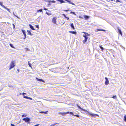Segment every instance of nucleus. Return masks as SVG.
I'll return each instance as SVG.
<instances>
[{
	"label": "nucleus",
	"instance_id": "nucleus-1",
	"mask_svg": "<svg viewBox=\"0 0 126 126\" xmlns=\"http://www.w3.org/2000/svg\"><path fill=\"white\" fill-rule=\"evenodd\" d=\"M16 63L15 61H12L10 64V67L9 68V70L11 69L12 68L14 67L15 66Z\"/></svg>",
	"mask_w": 126,
	"mask_h": 126
},
{
	"label": "nucleus",
	"instance_id": "nucleus-2",
	"mask_svg": "<svg viewBox=\"0 0 126 126\" xmlns=\"http://www.w3.org/2000/svg\"><path fill=\"white\" fill-rule=\"evenodd\" d=\"M83 36L84 37L85 39L84 40H83V43H85L87 41V39H88V36H86V35H83Z\"/></svg>",
	"mask_w": 126,
	"mask_h": 126
},
{
	"label": "nucleus",
	"instance_id": "nucleus-3",
	"mask_svg": "<svg viewBox=\"0 0 126 126\" xmlns=\"http://www.w3.org/2000/svg\"><path fill=\"white\" fill-rule=\"evenodd\" d=\"M0 5L2 7L6 9L8 12H10V10L8 8L6 7L5 6L3 5L2 4V3H1L0 2Z\"/></svg>",
	"mask_w": 126,
	"mask_h": 126
},
{
	"label": "nucleus",
	"instance_id": "nucleus-4",
	"mask_svg": "<svg viewBox=\"0 0 126 126\" xmlns=\"http://www.w3.org/2000/svg\"><path fill=\"white\" fill-rule=\"evenodd\" d=\"M23 120L25 121L26 122H29L31 121L30 119L27 117L26 118H24L23 119Z\"/></svg>",
	"mask_w": 126,
	"mask_h": 126
},
{
	"label": "nucleus",
	"instance_id": "nucleus-5",
	"mask_svg": "<svg viewBox=\"0 0 126 126\" xmlns=\"http://www.w3.org/2000/svg\"><path fill=\"white\" fill-rule=\"evenodd\" d=\"M56 19L57 18L56 17H53L52 19V21L55 24H56Z\"/></svg>",
	"mask_w": 126,
	"mask_h": 126
},
{
	"label": "nucleus",
	"instance_id": "nucleus-6",
	"mask_svg": "<svg viewBox=\"0 0 126 126\" xmlns=\"http://www.w3.org/2000/svg\"><path fill=\"white\" fill-rule=\"evenodd\" d=\"M105 79H106V81L105 82V84L106 85H107L109 83V81L108 80V78H107L105 77Z\"/></svg>",
	"mask_w": 126,
	"mask_h": 126
},
{
	"label": "nucleus",
	"instance_id": "nucleus-7",
	"mask_svg": "<svg viewBox=\"0 0 126 126\" xmlns=\"http://www.w3.org/2000/svg\"><path fill=\"white\" fill-rule=\"evenodd\" d=\"M36 79L38 81H42L43 82H45L42 79H39L38 78H36Z\"/></svg>",
	"mask_w": 126,
	"mask_h": 126
},
{
	"label": "nucleus",
	"instance_id": "nucleus-8",
	"mask_svg": "<svg viewBox=\"0 0 126 126\" xmlns=\"http://www.w3.org/2000/svg\"><path fill=\"white\" fill-rule=\"evenodd\" d=\"M29 26L30 27L32 30H35L34 29L33 26L29 24Z\"/></svg>",
	"mask_w": 126,
	"mask_h": 126
},
{
	"label": "nucleus",
	"instance_id": "nucleus-9",
	"mask_svg": "<svg viewBox=\"0 0 126 126\" xmlns=\"http://www.w3.org/2000/svg\"><path fill=\"white\" fill-rule=\"evenodd\" d=\"M83 33H84V34L83 35H86V36H90V34H88L87 33L83 32Z\"/></svg>",
	"mask_w": 126,
	"mask_h": 126
},
{
	"label": "nucleus",
	"instance_id": "nucleus-10",
	"mask_svg": "<svg viewBox=\"0 0 126 126\" xmlns=\"http://www.w3.org/2000/svg\"><path fill=\"white\" fill-rule=\"evenodd\" d=\"M84 16L85 20H87L88 19V18L90 17L89 16L86 15Z\"/></svg>",
	"mask_w": 126,
	"mask_h": 126
},
{
	"label": "nucleus",
	"instance_id": "nucleus-11",
	"mask_svg": "<svg viewBox=\"0 0 126 126\" xmlns=\"http://www.w3.org/2000/svg\"><path fill=\"white\" fill-rule=\"evenodd\" d=\"M22 32H23V34L25 36H26V33H25V30H22Z\"/></svg>",
	"mask_w": 126,
	"mask_h": 126
},
{
	"label": "nucleus",
	"instance_id": "nucleus-12",
	"mask_svg": "<svg viewBox=\"0 0 126 126\" xmlns=\"http://www.w3.org/2000/svg\"><path fill=\"white\" fill-rule=\"evenodd\" d=\"M118 32L121 35H122V33L121 30L119 29H118Z\"/></svg>",
	"mask_w": 126,
	"mask_h": 126
},
{
	"label": "nucleus",
	"instance_id": "nucleus-13",
	"mask_svg": "<svg viewBox=\"0 0 126 126\" xmlns=\"http://www.w3.org/2000/svg\"><path fill=\"white\" fill-rule=\"evenodd\" d=\"M48 111H47L46 112H44L43 111H39V112L41 113H45V114H47V113Z\"/></svg>",
	"mask_w": 126,
	"mask_h": 126
},
{
	"label": "nucleus",
	"instance_id": "nucleus-14",
	"mask_svg": "<svg viewBox=\"0 0 126 126\" xmlns=\"http://www.w3.org/2000/svg\"><path fill=\"white\" fill-rule=\"evenodd\" d=\"M69 32L70 33H72V34H76V33H77V32H76L69 31Z\"/></svg>",
	"mask_w": 126,
	"mask_h": 126
},
{
	"label": "nucleus",
	"instance_id": "nucleus-15",
	"mask_svg": "<svg viewBox=\"0 0 126 126\" xmlns=\"http://www.w3.org/2000/svg\"><path fill=\"white\" fill-rule=\"evenodd\" d=\"M71 27L73 29H75L73 23H71L70 25Z\"/></svg>",
	"mask_w": 126,
	"mask_h": 126
},
{
	"label": "nucleus",
	"instance_id": "nucleus-16",
	"mask_svg": "<svg viewBox=\"0 0 126 126\" xmlns=\"http://www.w3.org/2000/svg\"><path fill=\"white\" fill-rule=\"evenodd\" d=\"M91 115H92V116L94 117H95L96 116H98V115L97 114H91Z\"/></svg>",
	"mask_w": 126,
	"mask_h": 126
},
{
	"label": "nucleus",
	"instance_id": "nucleus-17",
	"mask_svg": "<svg viewBox=\"0 0 126 126\" xmlns=\"http://www.w3.org/2000/svg\"><path fill=\"white\" fill-rule=\"evenodd\" d=\"M97 30L98 31H103L105 32V30L103 29H98Z\"/></svg>",
	"mask_w": 126,
	"mask_h": 126
},
{
	"label": "nucleus",
	"instance_id": "nucleus-18",
	"mask_svg": "<svg viewBox=\"0 0 126 126\" xmlns=\"http://www.w3.org/2000/svg\"><path fill=\"white\" fill-rule=\"evenodd\" d=\"M97 30L98 31H103L105 32V30L103 29H98Z\"/></svg>",
	"mask_w": 126,
	"mask_h": 126
},
{
	"label": "nucleus",
	"instance_id": "nucleus-19",
	"mask_svg": "<svg viewBox=\"0 0 126 126\" xmlns=\"http://www.w3.org/2000/svg\"><path fill=\"white\" fill-rule=\"evenodd\" d=\"M99 47L101 49V50L102 51L104 49L101 46V45H100Z\"/></svg>",
	"mask_w": 126,
	"mask_h": 126
},
{
	"label": "nucleus",
	"instance_id": "nucleus-20",
	"mask_svg": "<svg viewBox=\"0 0 126 126\" xmlns=\"http://www.w3.org/2000/svg\"><path fill=\"white\" fill-rule=\"evenodd\" d=\"M27 32L29 33V34L30 35H32V34L31 33V32H30V31L29 30H27Z\"/></svg>",
	"mask_w": 126,
	"mask_h": 126
},
{
	"label": "nucleus",
	"instance_id": "nucleus-21",
	"mask_svg": "<svg viewBox=\"0 0 126 126\" xmlns=\"http://www.w3.org/2000/svg\"><path fill=\"white\" fill-rule=\"evenodd\" d=\"M59 114H61L63 116H64V113H63H63L59 112Z\"/></svg>",
	"mask_w": 126,
	"mask_h": 126
},
{
	"label": "nucleus",
	"instance_id": "nucleus-22",
	"mask_svg": "<svg viewBox=\"0 0 126 126\" xmlns=\"http://www.w3.org/2000/svg\"><path fill=\"white\" fill-rule=\"evenodd\" d=\"M37 12H42V9H39V10H38L37 11Z\"/></svg>",
	"mask_w": 126,
	"mask_h": 126
},
{
	"label": "nucleus",
	"instance_id": "nucleus-23",
	"mask_svg": "<svg viewBox=\"0 0 126 126\" xmlns=\"http://www.w3.org/2000/svg\"><path fill=\"white\" fill-rule=\"evenodd\" d=\"M51 2L52 3H55L56 2V1L54 0H52V1H49V2Z\"/></svg>",
	"mask_w": 126,
	"mask_h": 126
},
{
	"label": "nucleus",
	"instance_id": "nucleus-24",
	"mask_svg": "<svg viewBox=\"0 0 126 126\" xmlns=\"http://www.w3.org/2000/svg\"><path fill=\"white\" fill-rule=\"evenodd\" d=\"M29 61H28V65H29V66L30 67H31V68H32V66L31 65V63H29Z\"/></svg>",
	"mask_w": 126,
	"mask_h": 126
},
{
	"label": "nucleus",
	"instance_id": "nucleus-25",
	"mask_svg": "<svg viewBox=\"0 0 126 126\" xmlns=\"http://www.w3.org/2000/svg\"><path fill=\"white\" fill-rule=\"evenodd\" d=\"M25 48L26 51L30 50V49H29L28 48L26 47Z\"/></svg>",
	"mask_w": 126,
	"mask_h": 126
},
{
	"label": "nucleus",
	"instance_id": "nucleus-26",
	"mask_svg": "<svg viewBox=\"0 0 126 126\" xmlns=\"http://www.w3.org/2000/svg\"><path fill=\"white\" fill-rule=\"evenodd\" d=\"M63 113H64V115L66 114H69L70 113V112H63Z\"/></svg>",
	"mask_w": 126,
	"mask_h": 126
},
{
	"label": "nucleus",
	"instance_id": "nucleus-27",
	"mask_svg": "<svg viewBox=\"0 0 126 126\" xmlns=\"http://www.w3.org/2000/svg\"><path fill=\"white\" fill-rule=\"evenodd\" d=\"M112 97L114 99H116L117 98V96L116 95H115L112 96Z\"/></svg>",
	"mask_w": 126,
	"mask_h": 126
},
{
	"label": "nucleus",
	"instance_id": "nucleus-28",
	"mask_svg": "<svg viewBox=\"0 0 126 126\" xmlns=\"http://www.w3.org/2000/svg\"><path fill=\"white\" fill-rule=\"evenodd\" d=\"M46 14L49 16L51 15V13H48L47 12H46Z\"/></svg>",
	"mask_w": 126,
	"mask_h": 126
},
{
	"label": "nucleus",
	"instance_id": "nucleus-29",
	"mask_svg": "<svg viewBox=\"0 0 126 126\" xmlns=\"http://www.w3.org/2000/svg\"><path fill=\"white\" fill-rule=\"evenodd\" d=\"M116 2H121V0H116Z\"/></svg>",
	"mask_w": 126,
	"mask_h": 126
},
{
	"label": "nucleus",
	"instance_id": "nucleus-30",
	"mask_svg": "<svg viewBox=\"0 0 126 126\" xmlns=\"http://www.w3.org/2000/svg\"><path fill=\"white\" fill-rule=\"evenodd\" d=\"M10 45L11 47L13 48H14L12 44H10Z\"/></svg>",
	"mask_w": 126,
	"mask_h": 126
},
{
	"label": "nucleus",
	"instance_id": "nucleus-31",
	"mask_svg": "<svg viewBox=\"0 0 126 126\" xmlns=\"http://www.w3.org/2000/svg\"><path fill=\"white\" fill-rule=\"evenodd\" d=\"M124 120L125 121H126V115H125L124 116Z\"/></svg>",
	"mask_w": 126,
	"mask_h": 126
},
{
	"label": "nucleus",
	"instance_id": "nucleus-32",
	"mask_svg": "<svg viewBox=\"0 0 126 126\" xmlns=\"http://www.w3.org/2000/svg\"><path fill=\"white\" fill-rule=\"evenodd\" d=\"M28 97L27 96H24V98H26V99H28Z\"/></svg>",
	"mask_w": 126,
	"mask_h": 126
},
{
	"label": "nucleus",
	"instance_id": "nucleus-33",
	"mask_svg": "<svg viewBox=\"0 0 126 126\" xmlns=\"http://www.w3.org/2000/svg\"><path fill=\"white\" fill-rule=\"evenodd\" d=\"M27 116V115H25L24 114V115H22V117H24V116L25 117H26V116Z\"/></svg>",
	"mask_w": 126,
	"mask_h": 126
},
{
	"label": "nucleus",
	"instance_id": "nucleus-34",
	"mask_svg": "<svg viewBox=\"0 0 126 126\" xmlns=\"http://www.w3.org/2000/svg\"><path fill=\"white\" fill-rule=\"evenodd\" d=\"M70 114H72L73 115H74L73 113L72 112H70Z\"/></svg>",
	"mask_w": 126,
	"mask_h": 126
},
{
	"label": "nucleus",
	"instance_id": "nucleus-35",
	"mask_svg": "<svg viewBox=\"0 0 126 126\" xmlns=\"http://www.w3.org/2000/svg\"><path fill=\"white\" fill-rule=\"evenodd\" d=\"M36 27L38 28V29H39V25H36Z\"/></svg>",
	"mask_w": 126,
	"mask_h": 126
},
{
	"label": "nucleus",
	"instance_id": "nucleus-36",
	"mask_svg": "<svg viewBox=\"0 0 126 126\" xmlns=\"http://www.w3.org/2000/svg\"><path fill=\"white\" fill-rule=\"evenodd\" d=\"M28 99H30V100H32V98H30V97H28Z\"/></svg>",
	"mask_w": 126,
	"mask_h": 126
},
{
	"label": "nucleus",
	"instance_id": "nucleus-37",
	"mask_svg": "<svg viewBox=\"0 0 126 126\" xmlns=\"http://www.w3.org/2000/svg\"><path fill=\"white\" fill-rule=\"evenodd\" d=\"M13 15L15 16H16V17H17L18 18H19L16 16L15 15V14H14V12H13Z\"/></svg>",
	"mask_w": 126,
	"mask_h": 126
},
{
	"label": "nucleus",
	"instance_id": "nucleus-38",
	"mask_svg": "<svg viewBox=\"0 0 126 126\" xmlns=\"http://www.w3.org/2000/svg\"><path fill=\"white\" fill-rule=\"evenodd\" d=\"M74 116H76L77 117H79V115H74Z\"/></svg>",
	"mask_w": 126,
	"mask_h": 126
},
{
	"label": "nucleus",
	"instance_id": "nucleus-39",
	"mask_svg": "<svg viewBox=\"0 0 126 126\" xmlns=\"http://www.w3.org/2000/svg\"><path fill=\"white\" fill-rule=\"evenodd\" d=\"M57 123H56L55 124H52L50 126H54L56 124H57Z\"/></svg>",
	"mask_w": 126,
	"mask_h": 126
},
{
	"label": "nucleus",
	"instance_id": "nucleus-40",
	"mask_svg": "<svg viewBox=\"0 0 126 126\" xmlns=\"http://www.w3.org/2000/svg\"><path fill=\"white\" fill-rule=\"evenodd\" d=\"M63 15L66 18H67V17L65 15H64V14H63Z\"/></svg>",
	"mask_w": 126,
	"mask_h": 126
},
{
	"label": "nucleus",
	"instance_id": "nucleus-41",
	"mask_svg": "<svg viewBox=\"0 0 126 126\" xmlns=\"http://www.w3.org/2000/svg\"><path fill=\"white\" fill-rule=\"evenodd\" d=\"M11 126H15L13 124H11Z\"/></svg>",
	"mask_w": 126,
	"mask_h": 126
},
{
	"label": "nucleus",
	"instance_id": "nucleus-42",
	"mask_svg": "<svg viewBox=\"0 0 126 126\" xmlns=\"http://www.w3.org/2000/svg\"><path fill=\"white\" fill-rule=\"evenodd\" d=\"M79 18H83L81 16H79Z\"/></svg>",
	"mask_w": 126,
	"mask_h": 126
},
{
	"label": "nucleus",
	"instance_id": "nucleus-43",
	"mask_svg": "<svg viewBox=\"0 0 126 126\" xmlns=\"http://www.w3.org/2000/svg\"><path fill=\"white\" fill-rule=\"evenodd\" d=\"M17 71H18V72H19V69H17Z\"/></svg>",
	"mask_w": 126,
	"mask_h": 126
},
{
	"label": "nucleus",
	"instance_id": "nucleus-44",
	"mask_svg": "<svg viewBox=\"0 0 126 126\" xmlns=\"http://www.w3.org/2000/svg\"><path fill=\"white\" fill-rule=\"evenodd\" d=\"M13 26L14 28H15V25L14 24H13Z\"/></svg>",
	"mask_w": 126,
	"mask_h": 126
},
{
	"label": "nucleus",
	"instance_id": "nucleus-45",
	"mask_svg": "<svg viewBox=\"0 0 126 126\" xmlns=\"http://www.w3.org/2000/svg\"><path fill=\"white\" fill-rule=\"evenodd\" d=\"M78 106L79 108L81 109V107L80 106Z\"/></svg>",
	"mask_w": 126,
	"mask_h": 126
},
{
	"label": "nucleus",
	"instance_id": "nucleus-46",
	"mask_svg": "<svg viewBox=\"0 0 126 126\" xmlns=\"http://www.w3.org/2000/svg\"><path fill=\"white\" fill-rule=\"evenodd\" d=\"M44 10H47V9L46 8H44Z\"/></svg>",
	"mask_w": 126,
	"mask_h": 126
},
{
	"label": "nucleus",
	"instance_id": "nucleus-47",
	"mask_svg": "<svg viewBox=\"0 0 126 126\" xmlns=\"http://www.w3.org/2000/svg\"><path fill=\"white\" fill-rule=\"evenodd\" d=\"M39 125V124H38V125H35L34 126H38Z\"/></svg>",
	"mask_w": 126,
	"mask_h": 126
},
{
	"label": "nucleus",
	"instance_id": "nucleus-48",
	"mask_svg": "<svg viewBox=\"0 0 126 126\" xmlns=\"http://www.w3.org/2000/svg\"><path fill=\"white\" fill-rule=\"evenodd\" d=\"M67 20H68L69 19V17H67Z\"/></svg>",
	"mask_w": 126,
	"mask_h": 126
},
{
	"label": "nucleus",
	"instance_id": "nucleus-49",
	"mask_svg": "<svg viewBox=\"0 0 126 126\" xmlns=\"http://www.w3.org/2000/svg\"><path fill=\"white\" fill-rule=\"evenodd\" d=\"M26 36H25V37L23 38L24 39H25L26 38Z\"/></svg>",
	"mask_w": 126,
	"mask_h": 126
},
{
	"label": "nucleus",
	"instance_id": "nucleus-50",
	"mask_svg": "<svg viewBox=\"0 0 126 126\" xmlns=\"http://www.w3.org/2000/svg\"><path fill=\"white\" fill-rule=\"evenodd\" d=\"M73 13L74 14H75V13L74 12H73Z\"/></svg>",
	"mask_w": 126,
	"mask_h": 126
},
{
	"label": "nucleus",
	"instance_id": "nucleus-51",
	"mask_svg": "<svg viewBox=\"0 0 126 126\" xmlns=\"http://www.w3.org/2000/svg\"><path fill=\"white\" fill-rule=\"evenodd\" d=\"M68 11V10H65L64 11Z\"/></svg>",
	"mask_w": 126,
	"mask_h": 126
},
{
	"label": "nucleus",
	"instance_id": "nucleus-52",
	"mask_svg": "<svg viewBox=\"0 0 126 126\" xmlns=\"http://www.w3.org/2000/svg\"><path fill=\"white\" fill-rule=\"evenodd\" d=\"M26 94V93H23V94Z\"/></svg>",
	"mask_w": 126,
	"mask_h": 126
},
{
	"label": "nucleus",
	"instance_id": "nucleus-53",
	"mask_svg": "<svg viewBox=\"0 0 126 126\" xmlns=\"http://www.w3.org/2000/svg\"><path fill=\"white\" fill-rule=\"evenodd\" d=\"M30 122H29L28 123H29V124H30Z\"/></svg>",
	"mask_w": 126,
	"mask_h": 126
}]
</instances>
